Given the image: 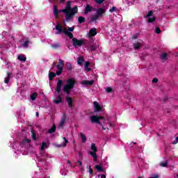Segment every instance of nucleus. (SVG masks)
<instances>
[{
    "label": "nucleus",
    "instance_id": "1",
    "mask_svg": "<svg viewBox=\"0 0 178 178\" xmlns=\"http://www.w3.org/2000/svg\"><path fill=\"white\" fill-rule=\"evenodd\" d=\"M56 30L57 31L56 32V34H62V33H64L65 35H67L69 38L71 40H73V38H76L73 37V33L72 32H70L69 31H67L66 29H63V26L60 25V24H57L56 26Z\"/></svg>",
    "mask_w": 178,
    "mask_h": 178
},
{
    "label": "nucleus",
    "instance_id": "2",
    "mask_svg": "<svg viewBox=\"0 0 178 178\" xmlns=\"http://www.w3.org/2000/svg\"><path fill=\"white\" fill-rule=\"evenodd\" d=\"M77 12H79V8H77V6H74V11H67V13H65V22H70V20H72V19H73V16H74L76 15V13H77Z\"/></svg>",
    "mask_w": 178,
    "mask_h": 178
},
{
    "label": "nucleus",
    "instance_id": "3",
    "mask_svg": "<svg viewBox=\"0 0 178 178\" xmlns=\"http://www.w3.org/2000/svg\"><path fill=\"white\" fill-rule=\"evenodd\" d=\"M64 67H65V61L59 58L58 65H56V68L58 69V71H56L57 76H60V74H62V72H63Z\"/></svg>",
    "mask_w": 178,
    "mask_h": 178
},
{
    "label": "nucleus",
    "instance_id": "4",
    "mask_svg": "<svg viewBox=\"0 0 178 178\" xmlns=\"http://www.w3.org/2000/svg\"><path fill=\"white\" fill-rule=\"evenodd\" d=\"M72 45L74 48H77V47H83V45H86V42L83 39L79 40L77 38H73Z\"/></svg>",
    "mask_w": 178,
    "mask_h": 178
},
{
    "label": "nucleus",
    "instance_id": "5",
    "mask_svg": "<svg viewBox=\"0 0 178 178\" xmlns=\"http://www.w3.org/2000/svg\"><path fill=\"white\" fill-rule=\"evenodd\" d=\"M91 149L92 152H90V154L92 156L93 161L95 162L97 161V158H98V156H97L98 149H97V146H95V143L91 144Z\"/></svg>",
    "mask_w": 178,
    "mask_h": 178
},
{
    "label": "nucleus",
    "instance_id": "6",
    "mask_svg": "<svg viewBox=\"0 0 178 178\" xmlns=\"http://www.w3.org/2000/svg\"><path fill=\"white\" fill-rule=\"evenodd\" d=\"M67 10L65 9H62V10H58V6L56 5H54L53 7V13L55 17H58L59 13H67Z\"/></svg>",
    "mask_w": 178,
    "mask_h": 178
},
{
    "label": "nucleus",
    "instance_id": "7",
    "mask_svg": "<svg viewBox=\"0 0 178 178\" xmlns=\"http://www.w3.org/2000/svg\"><path fill=\"white\" fill-rule=\"evenodd\" d=\"M63 86V81L58 80V82H57L56 92H57L58 94H60V90H62Z\"/></svg>",
    "mask_w": 178,
    "mask_h": 178
},
{
    "label": "nucleus",
    "instance_id": "8",
    "mask_svg": "<svg viewBox=\"0 0 178 178\" xmlns=\"http://www.w3.org/2000/svg\"><path fill=\"white\" fill-rule=\"evenodd\" d=\"M65 100H66V102L68 104L69 108L72 109L73 108V98H72L71 97L67 95V96L65 97Z\"/></svg>",
    "mask_w": 178,
    "mask_h": 178
},
{
    "label": "nucleus",
    "instance_id": "9",
    "mask_svg": "<svg viewBox=\"0 0 178 178\" xmlns=\"http://www.w3.org/2000/svg\"><path fill=\"white\" fill-rule=\"evenodd\" d=\"M72 90H73V88L69 86V85H65L63 89L64 92H66L67 95H70V91H72Z\"/></svg>",
    "mask_w": 178,
    "mask_h": 178
},
{
    "label": "nucleus",
    "instance_id": "10",
    "mask_svg": "<svg viewBox=\"0 0 178 178\" xmlns=\"http://www.w3.org/2000/svg\"><path fill=\"white\" fill-rule=\"evenodd\" d=\"M93 105L95 106V112H101L102 111V106L99 105L98 102H94Z\"/></svg>",
    "mask_w": 178,
    "mask_h": 178
},
{
    "label": "nucleus",
    "instance_id": "11",
    "mask_svg": "<svg viewBox=\"0 0 178 178\" xmlns=\"http://www.w3.org/2000/svg\"><path fill=\"white\" fill-rule=\"evenodd\" d=\"M65 10H67V12H74V8H72V3H70V1L67 2Z\"/></svg>",
    "mask_w": 178,
    "mask_h": 178
},
{
    "label": "nucleus",
    "instance_id": "12",
    "mask_svg": "<svg viewBox=\"0 0 178 178\" xmlns=\"http://www.w3.org/2000/svg\"><path fill=\"white\" fill-rule=\"evenodd\" d=\"M104 13H105V10L102 8H99L96 10V15L99 17H101V16H102V15H104Z\"/></svg>",
    "mask_w": 178,
    "mask_h": 178
},
{
    "label": "nucleus",
    "instance_id": "13",
    "mask_svg": "<svg viewBox=\"0 0 178 178\" xmlns=\"http://www.w3.org/2000/svg\"><path fill=\"white\" fill-rule=\"evenodd\" d=\"M54 104H62L63 102V100L62 99V96L58 94V95L56 97V99L53 101Z\"/></svg>",
    "mask_w": 178,
    "mask_h": 178
},
{
    "label": "nucleus",
    "instance_id": "14",
    "mask_svg": "<svg viewBox=\"0 0 178 178\" xmlns=\"http://www.w3.org/2000/svg\"><path fill=\"white\" fill-rule=\"evenodd\" d=\"M97 35V29L92 28L89 31L88 37H95Z\"/></svg>",
    "mask_w": 178,
    "mask_h": 178
},
{
    "label": "nucleus",
    "instance_id": "15",
    "mask_svg": "<svg viewBox=\"0 0 178 178\" xmlns=\"http://www.w3.org/2000/svg\"><path fill=\"white\" fill-rule=\"evenodd\" d=\"M92 10H94V8L90 6V4H87L85 8L84 14L88 15L89 12H91Z\"/></svg>",
    "mask_w": 178,
    "mask_h": 178
},
{
    "label": "nucleus",
    "instance_id": "16",
    "mask_svg": "<svg viewBox=\"0 0 178 178\" xmlns=\"http://www.w3.org/2000/svg\"><path fill=\"white\" fill-rule=\"evenodd\" d=\"M67 86L71 87L72 88H74V81L72 79H69L67 81Z\"/></svg>",
    "mask_w": 178,
    "mask_h": 178
},
{
    "label": "nucleus",
    "instance_id": "17",
    "mask_svg": "<svg viewBox=\"0 0 178 178\" xmlns=\"http://www.w3.org/2000/svg\"><path fill=\"white\" fill-rule=\"evenodd\" d=\"M82 84L83 86H92L94 84V81L93 80H91V81L84 80V81H83Z\"/></svg>",
    "mask_w": 178,
    "mask_h": 178
},
{
    "label": "nucleus",
    "instance_id": "18",
    "mask_svg": "<svg viewBox=\"0 0 178 178\" xmlns=\"http://www.w3.org/2000/svg\"><path fill=\"white\" fill-rule=\"evenodd\" d=\"M56 76H58V74H56V72H50L49 74V80L50 81H52V80H54V77H56Z\"/></svg>",
    "mask_w": 178,
    "mask_h": 178
},
{
    "label": "nucleus",
    "instance_id": "19",
    "mask_svg": "<svg viewBox=\"0 0 178 178\" xmlns=\"http://www.w3.org/2000/svg\"><path fill=\"white\" fill-rule=\"evenodd\" d=\"M95 169H97V172H105V170H104V168H102V165H95Z\"/></svg>",
    "mask_w": 178,
    "mask_h": 178
},
{
    "label": "nucleus",
    "instance_id": "20",
    "mask_svg": "<svg viewBox=\"0 0 178 178\" xmlns=\"http://www.w3.org/2000/svg\"><path fill=\"white\" fill-rule=\"evenodd\" d=\"M98 116L97 115H92L90 116V122L91 123H97L98 122Z\"/></svg>",
    "mask_w": 178,
    "mask_h": 178
},
{
    "label": "nucleus",
    "instance_id": "21",
    "mask_svg": "<svg viewBox=\"0 0 178 178\" xmlns=\"http://www.w3.org/2000/svg\"><path fill=\"white\" fill-rule=\"evenodd\" d=\"M99 19V17L96 14V15H92L90 16V22H94L96 20H98Z\"/></svg>",
    "mask_w": 178,
    "mask_h": 178
},
{
    "label": "nucleus",
    "instance_id": "22",
    "mask_svg": "<svg viewBox=\"0 0 178 178\" xmlns=\"http://www.w3.org/2000/svg\"><path fill=\"white\" fill-rule=\"evenodd\" d=\"M78 23H79V24H81L83 23H86V17H83V16H80L78 17Z\"/></svg>",
    "mask_w": 178,
    "mask_h": 178
},
{
    "label": "nucleus",
    "instance_id": "23",
    "mask_svg": "<svg viewBox=\"0 0 178 178\" xmlns=\"http://www.w3.org/2000/svg\"><path fill=\"white\" fill-rule=\"evenodd\" d=\"M55 131H56V126L54 124L51 128L49 129L48 133H49V134H53Z\"/></svg>",
    "mask_w": 178,
    "mask_h": 178
},
{
    "label": "nucleus",
    "instance_id": "24",
    "mask_svg": "<svg viewBox=\"0 0 178 178\" xmlns=\"http://www.w3.org/2000/svg\"><path fill=\"white\" fill-rule=\"evenodd\" d=\"M98 48V44L97 43H93V44H92L90 47V49L91 51H97V49Z\"/></svg>",
    "mask_w": 178,
    "mask_h": 178
},
{
    "label": "nucleus",
    "instance_id": "25",
    "mask_svg": "<svg viewBox=\"0 0 178 178\" xmlns=\"http://www.w3.org/2000/svg\"><path fill=\"white\" fill-rule=\"evenodd\" d=\"M78 65H80L81 66L84 63V58L83 56L79 57L77 60Z\"/></svg>",
    "mask_w": 178,
    "mask_h": 178
},
{
    "label": "nucleus",
    "instance_id": "26",
    "mask_svg": "<svg viewBox=\"0 0 178 178\" xmlns=\"http://www.w3.org/2000/svg\"><path fill=\"white\" fill-rule=\"evenodd\" d=\"M66 122V116H63L61 118L60 122L59 124L60 127H63V124Z\"/></svg>",
    "mask_w": 178,
    "mask_h": 178
},
{
    "label": "nucleus",
    "instance_id": "27",
    "mask_svg": "<svg viewBox=\"0 0 178 178\" xmlns=\"http://www.w3.org/2000/svg\"><path fill=\"white\" fill-rule=\"evenodd\" d=\"M133 47H134V49H140V48L141 47V43L135 42L133 44Z\"/></svg>",
    "mask_w": 178,
    "mask_h": 178
},
{
    "label": "nucleus",
    "instance_id": "28",
    "mask_svg": "<svg viewBox=\"0 0 178 178\" xmlns=\"http://www.w3.org/2000/svg\"><path fill=\"white\" fill-rule=\"evenodd\" d=\"M88 66H90V62L86 61L85 63V70L86 72H91V68L88 67Z\"/></svg>",
    "mask_w": 178,
    "mask_h": 178
},
{
    "label": "nucleus",
    "instance_id": "29",
    "mask_svg": "<svg viewBox=\"0 0 178 178\" xmlns=\"http://www.w3.org/2000/svg\"><path fill=\"white\" fill-rule=\"evenodd\" d=\"M10 75L11 74L10 72H7V79H5V81H4L6 84H8L9 81H10Z\"/></svg>",
    "mask_w": 178,
    "mask_h": 178
},
{
    "label": "nucleus",
    "instance_id": "30",
    "mask_svg": "<svg viewBox=\"0 0 178 178\" xmlns=\"http://www.w3.org/2000/svg\"><path fill=\"white\" fill-rule=\"evenodd\" d=\"M168 58V54L166 53H162V54L161 55V59L162 60H167Z\"/></svg>",
    "mask_w": 178,
    "mask_h": 178
},
{
    "label": "nucleus",
    "instance_id": "31",
    "mask_svg": "<svg viewBox=\"0 0 178 178\" xmlns=\"http://www.w3.org/2000/svg\"><path fill=\"white\" fill-rule=\"evenodd\" d=\"M80 136H81V138L82 140V142L86 143V141H87V137L86 136V135H84V134H83V133H81Z\"/></svg>",
    "mask_w": 178,
    "mask_h": 178
},
{
    "label": "nucleus",
    "instance_id": "32",
    "mask_svg": "<svg viewBox=\"0 0 178 178\" xmlns=\"http://www.w3.org/2000/svg\"><path fill=\"white\" fill-rule=\"evenodd\" d=\"M63 140H64V142L60 145V147H66L67 143H69V140H67V139H66L65 137L63 138Z\"/></svg>",
    "mask_w": 178,
    "mask_h": 178
},
{
    "label": "nucleus",
    "instance_id": "33",
    "mask_svg": "<svg viewBox=\"0 0 178 178\" xmlns=\"http://www.w3.org/2000/svg\"><path fill=\"white\" fill-rule=\"evenodd\" d=\"M37 97H38V94H37V92H34L31 95V99H32V101H35V98H37Z\"/></svg>",
    "mask_w": 178,
    "mask_h": 178
},
{
    "label": "nucleus",
    "instance_id": "34",
    "mask_svg": "<svg viewBox=\"0 0 178 178\" xmlns=\"http://www.w3.org/2000/svg\"><path fill=\"white\" fill-rule=\"evenodd\" d=\"M29 44H30V40H25V42L23 43L22 47H23L24 48H29Z\"/></svg>",
    "mask_w": 178,
    "mask_h": 178
},
{
    "label": "nucleus",
    "instance_id": "35",
    "mask_svg": "<svg viewBox=\"0 0 178 178\" xmlns=\"http://www.w3.org/2000/svg\"><path fill=\"white\" fill-rule=\"evenodd\" d=\"M26 57L24 56L23 55H19L18 56V60H21V62H26Z\"/></svg>",
    "mask_w": 178,
    "mask_h": 178
},
{
    "label": "nucleus",
    "instance_id": "36",
    "mask_svg": "<svg viewBox=\"0 0 178 178\" xmlns=\"http://www.w3.org/2000/svg\"><path fill=\"white\" fill-rule=\"evenodd\" d=\"M66 67H67V70H70V71L72 70L73 69V67L72 66V63H66Z\"/></svg>",
    "mask_w": 178,
    "mask_h": 178
},
{
    "label": "nucleus",
    "instance_id": "37",
    "mask_svg": "<svg viewBox=\"0 0 178 178\" xmlns=\"http://www.w3.org/2000/svg\"><path fill=\"white\" fill-rule=\"evenodd\" d=\"M155 20H156V17H149L147 18V22L148 23H154V22H155Z\"/></svg>",
    "mask_w": 178,
    "mask_h": 178
},
{
    "label": "nucleus",
    "instance_id": "38",
    "mask_svg": "<svg viewBox=\"0 0 178 178\" xmlns=\"http://www.w3.org/2000/svg\"><path fill=\"white\" fill-rule=\"evenodd\" d=\"M160 166H161V168H167L168 167V161L161 162Z\"/></svg>",
    "mask_w": 178,
    "mask_h": 178
},
{
    "label": "nucleus",
    "instance_id": "39",
    "mask_svg": "<svg viewBox=\"0 0 178 178\" xmlns=\"http://www.w3.org/2000/svg\"><path fill=\"white\" fill-rule=\"evenodd\" d=\"M112 91H113V90L111 87H107L106 88V92H107V94H111V92H112Z\"/></svg>",
    "mask_w": 178,
    "mask_h": 178
},
{
    "label": "nucleus",
    "instance_id": "40",
    "mask_svg": "<svg viewBox=\"0 0 178 178\" xmlns=\"http://www.w3.org/2000/svg\"><path fill=\"white\" fill-rule=\"evenodd\" d=\"M152 15H154V12H152V10H150L147 13V15L145 17H147L148 19L149 17H151Z\"/></svg>",
    "mask_w": 178,
    "mask_h": 178
},
{
    "label": "nucleus",
    "instance_id": "41",
    "mask_svg": "<svg viewBox=\"0 0 178 178\" xmlns=\"http://www.w3.org/2000/svg\"><path fill=\"white\" fill-rule=\"evenodd\" d=\"M47 147H48V145L47 144V143L42 142V143L41 149H44V148H47Z\"/></svg>",
    "mask_w": 178,
    "mask_h": 178
},
{
    "label": "nucleus",
    "instance_id": "42",
    "mask_svg": "<svg viewBox=\"0 0 178 178\" xmlns=\"http://www.w3.org/2000/svg\"><path fill=\"white\" fill-rule=\"evenodd\" d=\"M110 13H113V12H116V7L113 6L111 8L109 9Z\"/></svg>",
    "mask_w": 178,
    "mask_h": 178
},
{
    "label": "nucleus",
    "instance_id": "43",
    "mask_svg": "<svg viewBox=\"0 0 178 178\" xmlns=\"http://www.w3.org/2000/svg\"><path fill=\"white\" fill-rule=\"evenodd\" d=\"M31 137H32L33 140H34V141H35V140H37V135L34 132H32Z\"/></svg>",
    "mask_w": 178,
    "mask_h": 178
},
{
    "label": "nucleus",
    "instance_id": "44",
    "mask_svg": "<svg viewBox=\"0 0 178 178\" xmlns=\"http://www.w3.org/2000/svg\"><path fill=\"white\" fill-rule=\"evenodd\" d=\"M138 38V33H136L131 37V40H137Z\"/></svg>",
    "mask_w": 178,
    "mask_h": 178
},
{
    "label": "nucleus",
    "instance_id": "45",
    "mask_svg": "<svg viewBox=\"0 0 178 178\" xmlns=\"http://www.w3.org/2000/svg\"><path fill=\"white\" fill-rule=\"evenodd\" d=\"M105 0H95L96 3H97L98 5H101V3H102Z\"/></svg>",
    "mask_w": 178,
    "mask_h": 178
},
{
    "label": "nucleus",
    "instance_id": "46",
    "mask_svg": "<svg viewBox=\"0 0 178 178\" xmlns=\"http://www.w3.org/2000/svg\"><path fill=\"white\" fill-rule=\"evenodd\" d=\"M155 33L156 34H161V29H159V27H156L155 30Z\"/></svg>",
    "mask_w": 178,
    "mask_h": 178
},
{
    "label": "nucleus",
    "instance_id": "47",
    "mask_svg": "<svg viewBox=\"0 0 178 178\" xmlns=\"http://www.w3.org/2000/svg\"><path fill=\"white\" fill-rule=\"evenodd\" d=\"M23 144H24V143H31V139H27V138H26V139H24V140H23Z\"/></svg>",
    "mask_w": 178,
    "mask_h": 178
},
{
    "label": "nucleus",
    "instance_id": "48",
    "mask_svg": "<svg viewBox=\"0 0 178 178\" xmlns=\"http://www.w3.org/2000/svg\"><path fill=\"white\" fill-rule=\"evenodd\" d=\"M68 31H69L70 33H72V31H74V26L68 27Z\"/></svg>",
    "mask_w": 178,
    "mask_h": 178
},
{
    "label": "nucleus",
    "instance_id": "49",
    "mask_svg": "<svg viewBox=\"0 0 178 178\" xmlns=\"http://www.w3.org/2000/svg\"><path fill=\"white\" fill-rule=\"evenodd\" d=\"M89 173L90 175H92V173H94V170L91 168V166L89 167Z\"/></svg>",
    "mask_w": 178,
    "mask_h": 178
},
{
    "label": "nucleus",
    "instance_id": "50",
    "mask_svg": "<svg viewBox=\"0 0 178 178\" xmlns=\"http://www.w3.org/2000/svg\"><path fill=\"white\" fill-rule=\"evenodd\" d=\"M59 47H60V44H59V43H57L53 46V48H59Z\"/></svg>",
    "mask_w": 178,
    "mask_h": 178
},
{
    "label": "nucleus",
    "instance_id": "51",
    "mask_svg": "<svg viewBox=\"0 0 178 178\" xmlns=\"http://www.w3.org/2000/svg\"><path fill=\"white\" fill-rule=\"evenodd\" d=\"M152 83H158V79H157V78H154V79H152Z\"/></svg>",
    "mask_w": 178,
    "mask_h": 178
},
{
    "label": "nucleus",
    "instance_id": "52",
    "mask_svg": "<svg viewBox=\"0 0 178 178\" xmlns=\"http://www.w3.org/2000/svg\"><path fill=\"white\" fill-rule=\"evenodd\" d=\"M178 143V136L175 138V140L172 142V144H177Z\"/></svg>",
    "mask_w": 178,
    "mask_h": 178
},
{
    "label": "nucleus",
    "instance_id": "53",
    "mask_svg": "<svg viewBox=\"0 0 178 178\" xmlns=\"http://www.w3.org/2000/svg\"><path fill=\"white\" fill-rule=\"evenodd\" d=\"M150 178H159V175L156 174V175H154L153 177H151Z\"/></svg>",
    "mask_w": 178,
    "mask_h": 178
},
{
    "label": "nucleus",
    "instance_id": "54",
    "mask_svg": "<svg viewBox=\"0 0 178 178\" xmlns=\"http://www.w3.org/2000/svg\"><path fill=\"white\" fill-rule=\"evenodd\" d=\"M77 163H79V166H83V163L81 161H78Z\"/></svg>",
    "mask_w": 178,
    "mask_h": 178
},
{
    "label": "nucleus",
    "instance_id": "55",
    "mask_svg": "<svg viewBox=\"0 0 178 178\" xmlns=\"http://www.w3.org/2000/svg\"><path fill=\"white\" fill-rule=\"evenodd\" d=\"M98 120H101V119H104V117L102 116H97Z\"/></svg>",
    "mask_w": 178,
    "mask_h": 178
},
{
    "label": "nucleus",
    "instance_id": "56",
    "mask_svg": "<svg viewBox=\"0 0 178 178\" xmlns=\"http://www.w3.org/2000/svg\"><path fill=\"white\" fill-rule=\"evenodd\" d=\"M97 123L99 124V126H102V123L101 122V121L98 120Z\"/></svg>",
    "mask_w": 178,
    "mask_h": 178
},
{
    "label": "nucleus",
    "instance_id": "57",
    "mask_svg": "<svg viewBox=\"0 0 178 178\" xmlns=\"http://www.w3.org/2000/svg\"><path fill=\"white\" fill-rule=\"evenodd\" d=\"M101 178H106V175L103 174L101 175Z\"/></svg>",
    "mask_w": 178,
    "mask_h": 178
},
{
    "label": "nucleus",
    "instance_id": "58",
    "mask_svg": "<svg viewBox=\"0 0 178 178\" xmlns=\"http://www.w3.org/2000/svg\"><path fill=\"white\" fill-rule=\"evenodd\" d=\"M102 130H106V128L104 127V125L102 126Z\"/></svg>",
    "mask_w": 178,
    "mask_h": 178
},
{
    "label": "nucleus",
    "instance_id": "59",
    "mask_svg": "<svg viewBox=\"0 0 178 178\" xmlns=\"http://www.w3.org/2000/svg\"><path fill=\"white\" fill-rule=\"evenodd\" d=\"M36 116L39 117L40 116V113L38 112H36L35 113Z\"/></svg>",
    "mask_w": 178,
    "mask_h": 178
},
{
    "label": "nucleus",
    "instance_id": "60",
    "mask_svg": "<svg viewBox=\"0 0 178 178\" xmlns=\"http://www.w3.org/2000/svg\"><path fill=\"white\" fill-rule=\"evenodd\" d=\"M60 2L62 3H63V2H65V1H66V0H60Z\"/></svg>",
    "mask_w": 178,
    "mask_h": 178
},
{
    "label": "nucleus",
    "instance_id": "61",
    "mask_svg": "<svg viewBox=\"0 0 178 178\" xmlns=\"http://www.w3.org/2000/svg\"><path fill=\"white\" fill-rule=\"evenodd\" d=\"M67 163H72V162H70V160L67 161Z\"/></svg>",
    "mask_w": 178,
    "mask_h": 178
},
{
    "label": "nucleus",
    "instance_id": "62",
    "mask_svg": "<svg viewBox=\"0 0 178 178\" xmlns=\"http://www.w3.org/2000/svg\"><path fill=\"white\" fill-rule=\"evenodd\" d=\"M168 101V99H164V102H166Z\"/></svg>",
    "mask_w": 178,
    "mask_h": 178
},
{
    "label": "nucleus",
    "instance_id": "63",
    "mask_svg": "<svg viewBox=\"0 0 178 178\" xmlns=\"http://www.w3.org/2000/svg\"><path fill=\"white\" fill-rule=\"evenodd\" d=\"M135 145H136V144H137L136 143H134V142H132Z\"/></svg>",
    "mask_w": 178,
    "mask_h": 178
},
{
    "label": "nucleus",
    "instance_id": "64",
    "mask_svg": "<svg viewBox=\"0 0 178 178\" xmlns=\"http://www.w3.org/2000/svg\"><path fill=\"white\" fill-rule=\"evenodd\" d=\"M109 124H110V126H112V123L110 122Z\"/></svg>",
    "mask_w": 178,
    "mask_h": 178
}]
</instances>
